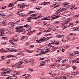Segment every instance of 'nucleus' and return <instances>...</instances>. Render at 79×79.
I'll return each instance as SVG.
<instances>
[{
	"instance_id": "nucleus-16",
	"label": "nucleus",
	"mask_w": 79,
	"mask_h": 79,
	"mask_svg": "<svg viewBox=\"0 0 79 79\" xmlns=\"http://www.w3.org/2000/svg\"><path fill=\"white\" fill-rule=\"evenodd\" d=\"M34 13V12L33 11H30L28 12L27 13V16L30 15H31V13Z\"/></svg>"
},
{
	"instance_id": "nucleus-41",
	"label": "nucleus",
	"mask_w": 79,
	"mask_h": 79,
	"mask_svg": "<svg viewBox=\"0 0 79 79\" xmlns=\"http://www.w3.org/2000/svg\"><path fill=\"white\" fill-rule=\"evenodd\" d=\"M18 40V39H15L13 40V41L14 42H17Z\"/></svg>"
},
{
	"instance_id": "nucleus-31",
	"label": "nucleus",
	"mask_w": 79,
	"mask_h": 79,
	"mask_svg": "<svg viewBox=\"0 0 79 79\" xmlns=\"http://www.w3.org/2000/svg\"><path fill=\"white\" fill-rule=\"evenodd\" d=\"M9 32L10 34H12L13 32V31H12V30H9Z\"/></svg>"
},
{
	"instance_id": "nucleus-21",
	"label": "nucleus",
	"mask_w": 79,
	"mask_h": 79,
	"mask_svg": "<svg viewBox=\"0 0 79 79\" xmlns=\"http://www.w3.org/2000/svg\"><path fill=\"white\" fill-rule=\"evenodd\" d=\"M3 36H4V35H1L0 36V39H5V37H3Z\"/></svg>"
},
{
	"instance_id": "nucleus-6",
	"label": "nucleus",
	"mask_w": 79,
	"mask_h": 79,
	"mask_svg": "<svg viewBox=\"0 0 79 79\" xmlns=\"http://www.w3.org/2000/svg\"><path fill=\"white\" fill-rule=\"evenodd\" d=\"M43 51V50L42 49H36L35 50V52H42V51Z\"/></svg>"
},
{
	"instance_id": "nucleus-28",
	"label": "nucleus",
	"mask_w": 79,
	"mask_h": 79,
	"mask_svg": "<svg viewBox=\"0 0 79 79\" xmlns=\"http://www.w3.org/2000/svg\"><path fill=\"white\" fill-rule=\"evenodd\" d=\"M44 32H50V30H44L43 31Z\"/></svg>"
},
{
	"instance_id": "nucleus-35",
	"label": "nucleus",
	"mask_w": 79,
	"mask_h": 79,
	"mask_svg": "<svg viewBox=\"0 0 79 79\" xmlns=\"http://www.w3.org/2000/svg\"><path fill=\"white\" fill-rule=\"evenodd\" d=\"M6 6H4L2 7H1L0 9L1 10H3V9H5V8H6Z\"/></svg>"
},
{
	"instance_id": "nucleus-39",
	"label": "nucleus",
	"mask_w": 79,
	"mask_h": 79,
	"mask_svg": "<svg viewBox=\"0 0 79 79\" xmlns=\"http://www.w3.org/2000/svg\"><path fill=\"white\" fill-rule=\"evenodd\" d=\"M2 45H5L6 44V42H1Z\"/></svg>"
},
{
	"instance_id": "nucleus-63",
	"label": "nucleus",
	"mask_w": 79,
	"mask_h": 79,
	"mask_svg": "<svg viewBox=\"0 0 79 79\" xmlns=\"http://www.w3.org/2000/svg\"><path fill=\"white\" fill-rule=\"evenodd\" d=\"M28 26V24H26L24 26V27H27Z\"/></svg>"
},
{
	"instance_id": "nucleus-12",
	"label": "nucleus",
	"mask_w": 79,
	"mask_h": 79,
	"mask_svg": "<svg viewBox=\"0 0 79 79\" xmlns=\"http://www.w3.org/2000/svg\"><path fill=\"white\" fill-rule=\"evenodd\" d=\"M31 77V75H26L25 77V79H29Z\"/></svg>"
},
{
	"instance_id": "nucleus-53",
	"label": "nucleus",
	"mask_w": 79,
	"mask_h": 79,
	"mask_svg": "<svg viewBox=\"0 0 79 79\" xmlns=\"http://www.w3.org/2000/svg\"><path fill=\"white\" fill-rule=\"evenodd\" d=\"M72 25H73V23H69V25L67 26H68V27H69V26H72Z\"/></svg>"
},
{
	"instance_id": "nucleus-33",
	"label": "nucleus",
	"mask_w": 79,
	"mask_h": 79,
	"mask_svg": "<svg viewBox=\"0 0 79 79\" xmlns=\"http://www.w3.org/2000/svg\"><path fill=\"white\" fill-rule=\"evenodd\" d=\"M13 56L12 55H9L7 57V58H10V57H13Z\"/></svg>"
},
{
	"instance_id": "nucleus-13",
	"label": "nucleus",
	"mask_w": 79,
	"mask_h": 79,
	"mask_svg": "<svg viewBox=\"0 0 79 79\" xmlns=\"http://www.w3.org/2000/svg\"><path fill=\"white\" fill-rule=\"evenodd\" d=\"M22 11H23V10H21V11H19V12H18L17 14L19 15H22V14H23V13H21Z\"/></svg>"
},
{
	"instance_id": "nucleus-62",
	"label": "nucleus",
	"mask_w": 79,
	"mask_h": 79,
	"mask_svg": "<svg viewBox=\"0 0 79 79\" xmlns=\"http://www.w3.org/2000/svg\"><path fill=\"white\" fill-rule=\"evenodd\" d=\"M2 74H6V71H4V72H2Z\"/></svg>"
},
{
	"instance_id": "nucleus-57",
	"label": "nucleus",
	"mask_w": 79,
	"mask_h": 79,
	"mask_svg": "<svg viewBox=\"0 0 79 79\" xmlns=\"http://www.w3.org/2000/svg\"><path fill=\"white\" fill-rule=\"evenodd\" d=\"M6 33H7V34H10V31H9V30H8V31H6Z\"/></svg>"
},
{
	"instance_id": "nucleus-47",
	"label": "nucleus",
	"mask_w": 79,
	"mask_h": 79,
	"mask_svg": "<svg viewBox=\"0 0 79 79\" xmlns=\"http://www.w3.org/2000/svg\"><path fill=\"white\" fill-rule=\"evenodd\" d=\"M23 17H24V18H27V15H23Z\"/></svg>"
},
{
	"instance_id": "nucleus-44",
	"label": "nucleus",
	"mask_w": 79,
	"mask_h": 79,
	"mask_svg": "<svg viewBox=\"0 0 79 79\" xmlns=\"http://www.w3.org/2000/svg\"><path fill=\"white\" fill-rule=\"evenodd\" d=\"M74 69H76V66H74L72 67Z\"/></svg>"
},
{
	"instance_id": "nucleus-23",
	"label": "nucleus",
	"mask_w": 79,
	"mask_h": 79,
	"mask_svg": "<svg viewBox=\"0 0 79 79\" xmlns=\"http://www.w3.org/2000/svg\"><path fill=\"white\" fill-rule=\"evenodd\" d=\"M0 51L1 52H2V53L3 52H5V49L4 48H2L0 49Z\"/></svg>"
},
{
	"instance_id": "nucleus-4",
	"label": "nucleus",
	"mask_w": 79,
	"mask_h": 79,
	"mask_svg": "<svg viewBox=\"0 0 79 79\" xmlns=\"http://www.w3.org/2000/svg\"><path fill=\"white\" fill-rule=\"evenodd\" d=\"M8 26H10V27H13L15 25H13V23L12 22H10L8 24Z\"/></svg>"
},
{
	"instance_id": "nucleus-24",
	"label": "nucleus",
	"mask_w": 79,
	"mask_h": 79,
	"mask_svg": "<svg viewBox=\"0 0 79 79\" xmlns=\"http://www.w3.org/2000/svg\"><path fill=\"white\" fill-rule=\"evenodd\" d=\"M0 15L1 16H5V15L3 13H2V12H1L0 13Z\"/></svg>"
},
{
	"instance_id": "nucleus-40",
	"label": "nucleus",
	"mask_w": 79,
	"mask_h": 79,
	"mask_svg": "<svg viewBox=\"0 0 79 79\" xmlns=\"http://www.w3.org/2000/svg\"><path fill=\"white\" fill-rule=\"evenodd\" d=\"M52 76L53 77H55V76H58L56 73L52 74Z\"/></svg>"
},
{
	"instance_id": "nucleus-54",
	"label": "nucleus",
	"mask_w": 79,
	"mask_h": 79,
	"mask_svg": "<svg viewBox=\"0 0 79 79\" xmlns=\"http://www.w3.org/2000/svg\"><path fill=\"white\" fill-rule=\"evenodd\" d=\"M10 61H11L10 60H9L7 62V63H6V64H8V63H10Z\"/></svg>"
},
{
	"instance_id": "nucleus-51",
	"label": "nucleus",
	"mask_w": 79,
	"mask_h": 79,
	"mask_svg": "<svg viewBox=\"0 0 79 79\" xmlns=\"http://www.w3.org/2000/svg\"><path fill=\"white\" fill-rule=\"evenodd\" d=\"M43 20H47V17H44L43 18Z\"/></svg>"
},
{
	"instance_id": "nucleus-7",
	"label": "nucleus",
	"mask_w": 79,
	"mask_h": 79,
	"mask_svg": "<svg viewBox=\"0 0 79 79\" xmlns=\"http://www.w3.org/2000/svg\"><path fill=\"white\" fill-rule=\"evenodd\" d=\"M4 33V30L2 29H0V35H3Z\"/></svg>"
},
{
	"instance_id": "nucleus-29",
	"label": "nucleus",
	"mask_w": 79,
	"mask_h": 79,
	"mask_svg": "<svg viewBox=\"0 0 79 79\" xmlns=\"http://www.w3.org/2000/svg\"><path fill=\"white\" fill-rule=\"evenodd\" d=\"M17 55H21V56H24V54H23V53H17Z\"/></svg>"
},
{
	"instance_id": "nucleus-50",
	"label": "nucleus",
	"mask_w": 79,
	"mask_h": 79,
	"mask_svg": "<svg viewBox=\"0 0 79 79\" xmlns=\"http://www.w3.org/2000/svg\"><path fill=\"white\" fill-rule=\"evenodd\" d=\"M22 6H26V4L25 3H22Z\"/></svg>"
},
{
	"instance_id": "nucleus-48",
	"label": "nucleus",
	"mask_w": 79,
	"mask_h": 79,
	"mask_svg": "<svg viewBox=\"0 0 79 79\" xmlns=\"http://www.w3.org/2000/svg\"><path fill=\"white\" fill-rule=\"evenodd\" d=\"M36 42H37L38 43H39V44H40L41 42L40 41V40H36Z\"/></svg>"
},
{
	"instance_id": "nucleus-58",
	"label": "nucleus",
	"mask_w": 79,
	"mask_h": 79,
	"mask_svg": "<svg viewBox=\"0 0 79 79\" xmlns=\"http://www.w3.org/2000/svg\"><path fill=\"white\" fill-rule=\"evenodd\" d=\"M56 73L55 74H56V75L58 76V74H59V73H58V72L57 71L56 72Z\"/></svg>"
},
{
	"instance_id": "nucleus-60",
	"label": "nucleus",
	"mask_w": 79,
	"mask_h": 79,
	"mask_svg": "<svg viewBox=\"0 0 79 79\" xmlns=\"http://www.w3.org/2000/svg\"><path fill=\"white\" fill-rule=\"evenodd\" d=\"M18 35H16L15 36V38H17L18 37Z\"/></svg>"
},
{
	"instance_id": "nucleus-18",
	"label": "nucleus",
	"mask_w": 79,
	"mask_h": 79,
	"mask_svg": "<svg viewBox=\"0 0 79 79\" xmlns=\"http://www.w3.org/2000/svg\"><path fill=\"white\" fill-rule=\"evenodd\" d=\"M24 50H25V51H26V52H28V53L31 52V51H30L29 50H28L27 49L25 48Z\"/></svg>"
},
{
	"instance_id": "nucleus-55",
	"label": "nucleus",
	"mask_w": 79,
	"mask_h": 79,
	"mask_svg": "<svg viewBox=\"0 0 79 79\" xmlns=\"http://www.w3.org/2000/svg\"><path fill=\"white\" fill-rule=\"evenodd\" d=\"M78 16H79V15H75L74 16H73V18H76V17H78Z\"/></svg>"
},
{
	"instance_id": "nucleus-2",
	"label": "nucleus",
	"mask_w": 79,
	"mask_h": 79,
	"mask_svg": "<svg viewBox=\"0 0 79 79\" xmlns=\"http://www.w3.org/2000/svg\"><path fill=\"white\" fill-rule=\"evenodd\" d=\"M50 42H51V43H49V44H47L48 46V48H51V47H53L52 45H51V44L54 45L55 44V43L53 42L51 40L50 41Z\"/></svg>"
},
{
	"instance_id": "nucleus-42",
	"label": "nucleus",
	"mask_w": 79,
	"mask_h": 79,
	"mask_svg": "<svg viewBox=\"0 0 79 79\" xmlns=\"http://www.w3.org/2000/svg\"><path fill=\"white\" fill-rule=\"evenodd\" d=\"M66 8H63V9H61V11H62V10H63V11H64L65 10H66Z\"/></svg>"
},
{
	"instance_id": "nucleus-37",
	"label": "nucleus",
	"mask_w": 79,
	"mask_h": 79,
	"mask_svg": "<svg viewBox=\"0 0 79 79\" xmlns=\"http://www.w3.org/2000/svg\"><path fill=\"white\" fill-rule=\"evenodd\" d=\"M61 79H66V77H61Z\"/></svg>"
},
{
	"instance_id": "nucleus-45",
	"label": "nucleus",
	"mask_w": 79,
	"mask_h": 79,
	"mask_svg": "<svg viewBox=\"0 0 79 79\" xmlns=\"http://www.w3.org/2000/svg\"><path fill=\"white\" fill-rule=\"evenodd\" d=\"M50 2H47L44 3V5H47V4H48V3H50Z\"/></svg>"
},
{
	"instance_id": "nucleus-52",
	"label": "nucleus",
	"mask_w": 79,
	"mask_h": 79,
	"mask_svg": "<svg viewBox=\"0 0 79 79\" xmlns=\"http://www.w3.org/2000/svg\"><path fill=\"white\" fill-rule=\"evenodd\" d=\"M30 47L31 48H32V47H34V45H31L30 46Z\"/></svg>"
},
{
	"instance_id": "nucleus-14",
	"label": "nucleus",
	"mask_w": 79,
	"mask_h": 79,
	"mask_svg": "<svg viewBox=\"0 0 79 79\" xmlns=\"http://www.w3.org/2000/svg\"><path fill=\"white\" fill-rule=\"evenodd\" d=\"M31 19H32L31 17H28L27 18V22H28V21H29V22H31L30 21Z\"/></svg>"
},
{
	"instance_id": "nucleus-36",
	"label": "nucleus",
	"mask_w": 79,
	"mask_h": 79,
	"mask_svg": "<svg viewBox=\"0 0 79 79\" xmlns=\"http://www.w3.org/2000/svg\"><path fill=\"white\" fill-rule=\"evenodd\" d=\"M20 72H15V74H19V73H20Z\"/></svg>"
},
{
	"instance_id": "nucleus-43",
	"label": "nucleus",
	"mask_w": 79,
	"mask_h": 79,
	"mask_svg": "<svg viewBox=\"0 0 79 79\" xmlns=\"http://www.w3.org/2000/svg\"><path fill=\"white\" fill-rule=\"evenodd\" d=\"M74 53L76 54H78L79 52L78 51H74Z\"/></svg>"
},
{
	"instance_id": "nucleus-25",
	"label": "nucleus",
	"mask_w": 79,
	"mask_h": 79,
	"mask_svg": "<svg viewBox=\"0 0 79 79\" xmlns=\"http://www.w3.org/2000/svg\"><path fill=\"white\" fill-rule=\"evenodd\" d=\"M4 71H6V73H9L10 72V70L6 69L4 70Z\"/></svg>"
},
{
	"instance_id": "nucleus-11",
	"label": "nucleus",
	"mask_w": 79,
	"mask_h": 79,
	"mask_svg": "<svg viewBox=\"0 0 79 79\" xmlns=\"http://www.w3.org/2000/svg\"><path fill=\"white\" fill-rule=\"evenodd\" d=\"M40 41L41 42H44L45 41V38L44 37H43V38H41L40 40Z\"/></svg>"
},
{
	"instance_id": "nucleus-49",
	"label": "nucleus",
	"mask_w": 79,
	"mask_h": 79,
	"mask_svg": "<svg viewBox=\"0 0 79 79\" xmlns=\"http://www.w3.org/2000/svg\"><path fill=\"white\" fill-rule=\"evenodd\" d=\"M47 20H50V17L48 16V17H47Z\"/></svg>"
},
{
	"instance_id": "nucleus-8",
	"label": "nucleus",
	"mask_w": 79,
	"mask_h": 79,
	"mask_svg": "<svg viewBox=\"0 0 79 79\" xmlns=\"http://www.w3.org/2000/svg\"><path fill=\"white\" fill-rule=\"evenodd\" d=\"M24 59H22V61H21L18 62V64H19V65H21V64H22L23 63V61H24Z\"/></svg>"
},
{
	"instance_id": "nucleus-3",
	"label": "nucleus",
	"mask_w": 79,
	"mask_h": 79,
	"mask_svg": "<svg viewBox=\"0 0 79 79\" xmlns=\"http://www.w3.org/2000/svg\"><path fill=\"white\" fill-rule=\"evenodd\" d=\"M30 64L31 65H34L35 64V61L33 59H31L30 60Z\"/></svg>"
},
{
	"instance_id": "nucleus-64",
	"label": "nucleus",
	"mask_w": 79,
	"mask_h": 79,
	"mask_svg": "<svg viewBox=\"0 0 79 79\" xmlns=\"http://www.w3.org/2000/svg\"><path fill=\"white\" fill-rule=\"evenodd\" d=\"M76 29L77 30V31H79V27L78 28L76 27Z\"/></svg>"
},
{
	"instance_id": "nucleus-27",
	"label": "nucleus",
	"mask_w": 79,
	"mask_h": 79,
	"mask_svg": "<svg viewBox=\"0 0 79 79\" xmlns=\"http://www.w3.org/2000/svg\"><path fill=\"white\" fill-rule=\"evenodd\" d=\"M10 52V50L8 48H6V50L5 51V52L6 53V52Z\"/></svg>"
},
{
	"instance_id": "nucleus-15",
	"label": "nucleus",
	"mask_w": 79,
	"mask_h": 79,
	"mask_svg": "<svg viewBox=\"0 0 79 79\" xmlns=\"http://www.w3.org/2000/svg\"><path fill=\"white\" fill-rule=\"evenodd\" d=\"M69 22V21L68 20H65L64 21V23L65 24H68Z\"/></svg>"
},
{
	"instance_id": "nucleus-61",
	"label": "nucleus",
	"mask_w": 79,
	"mask_h": 79,
	"mask_svg": "<svg viewBox=\"0 0 79 79\" xmlns=\"http://www.w3.org/2000/svg\"><path fill=\"white\" fill-rule=\"evenodd\" d=\"M61 20H64L65 19V17H62L61 18Z\"/></svg>"
},
{
	"instance_id": "nucleus-56",
	"label": "nucleus",
	"mask_w": 79,
	"mask_h": 79,
	"mask_svg": "<svg viewBox=\"0 0 79 79\" xmlns=\"http://www.w3.org/2000/svg\"><path fill=\"white\" fill-rule=\"evenodd\" d=\"M20 8H22L23 9V8H24V7L22 5L20 7Z\"/></svg>"
},
{
	"instance_id": "nucleus-5",
	"label": "nucleus",
	"mask_w": 79,
	"mask_h": 79,
	"mask_svg": "<svg viewBox=\"0 0 79 79\" xmlns=\"http://www.w3.org/2000/svg\"><path fill=\"white\" fill-rule=\"evenodd\" d=\"M40 66H44L45 64V61H42L40 63Z\"/></svg>"
},
{
	"instance_id": "nucleus-59",
	"label": "nucleus",
	"mask_w": 79,
	"mask_h": 79,
	"mask_svg": "<svg viewBox=\"0 0 79 79\" xmlns=\"http://www.w3.org/2000/svg\"><path fill=\"white\" fill-rule=\"evenodd\" d=\"M58 2H56L53 5V6H55V5H58Z\"/></svg>"
},
{
	"instance_id": "nucleus-17",
	"label": "nucleus",
	"mask_w": 79,
	"mask_h": 79,
	"mask_svg": "<svg viewBox=\"0 0 79 79\" xmlns=\"http://www.w3.org/2000/svg\"><path fill=\"white\" fill-rule=\"evenodd\" d=\"M17 50L12 49L10 50V52H17Z\"/></svg>"
},
{
	"instance_id": "nucleus-46",
	"label": "nucleus",
	"mask_w": 79,
	"mask_h": 79,
	"mask_svg": "<svg viewBox=\"0 0 79 79\" xmlns=\"http://www.w3.org/2000/svg\"><path fill=\"white\" fill-rule=\"evenodd\" d=\"M67 77H69V78H72V76H70L69 75H67Z\"/></svg>"
},
{
	"instance_id": "nucleus-20",
	"label": "nucleus",
	"mask_w": 79,
	"mask_h": 79,
	"mask_svg": "<svg viewBox=\"0 0 79 79\" xmlns=\"http://www.w3.org/2000/svg\"><path fill=\"white\" fill-rule=\"evenodd\" d=\"M37 16L36 14H33L31 15L30 16H32V18H34V17H35Z\"/></svg>"
},
{
	"instance_id": "nucleus-32",
	"label": "nucleus",
	"mask_w": 79,
	"mask_h": 79,
	"mask_svg": "<svg viewBox=\"0 0 79 79\" xmlns=\"http://www.w3.org/2000/svg\"><path fill=\"white\" fill-rule=\"evenodd\" d=\"M55 44L56 45L59 44V41H57L56 42H55Z\"/></svg>"
},
{
	"instance_id": "nucleus-9",
	"label": "nucleus",
	"mask_w": 79,
	"mask_h": 79,
	"mask_svg": "<svg viewBox=\"0 0 79 79\" xmlns=\"http://www.w3.org/2000/svg\"><path fill=\"white\" fill-rule=\"evenodd\" d=\"M51 17H52V19H56V18H59V17H60V15H58L57 16H56L55 17L51 16Z\"/></svg>"
},
{
	"instance_id": "nucleus-1",
	"label": "nucleus",
	"mask_w": 79,
	"mask_h": 79,
	"mask_svg": "<svg viewBox=\"0 0 79 79\" xmlns=\"http://www.w3.org/2000/svg\"><path fill=\"white\" fill-rule=\"evenodd\" d=\"M23 26L18 27L16 28V32H22L23 34L26 33V31H23Z\"/></svg>"
},
{
	"instance_id": "nucleus-30",
	"label": "nucleus",
	"mask_w": 79,
	"mask_h": 79,
	"mask_svg": "<svg viewBox=\"0 0 79 79\" xmlns=\"http://www.w3.org/2000/svg\"><path fill=\"white\" fill-rule=\"evenodd\" d=\"M68 61V60L64 59L62 61V63H64V62H66V61Z\"/></svg>"
},
{
	"instance_id": "nucleus-26",
	"label": "nucleus",
	"mask_w": 79,
	"mask_h": 79,
	"mask_svg": "<svg viewBox=\"0 0 79 79\" xmlns=\"http://www.w3.org/2000/svg\"><path fill=\"white\" fill-rule=\"evenodd\" d=\"M69 2H64L63 3V4L64 5V6L67 5H69Z\"/></svg>"
},
{
	"instance_id": "nucleus-34",
	"label": "nucleus",
	"mask_w": 79,
	"mask_h": 79,
	"mask_svg": "<svg viewBox=\"0 0 79 79\" xmlns=\"http://www.w3.org/2000/svg\"><path fill=\"white\" fill-rule=\"evenodd\" d=\"M54 23H55V24H58V23H60V21H54Z\"/></svg>"
},
{
	"instance_id": "nucleus-22",
	"label": "nucleus",
	"mask_w": 79,
	"mask_h": 79,
	"mask_svg": "<svg viewBox=\"0 0 79 79\" xmlns=\"http://www.w3.org/2000/svg\"><path fill=\"white\" fill-rule=\"evenodd\" d=\"M62 42H66V39H64V38H63L61 40Z\"/></svg>"
},
{
	"instance_id": "nucleus-19",
	"label": "nucleus",
	"mask_w": 79,
	"mask_h": 79,
	"mask_svg": "<svg viewBox=\"0 0 79 79\" xmlns=\"http://www.w3.org/2000/svg\"><path fill=\"white\" fill-rule=\"evenodd\" d=\"M63 35H57L56 37L58 38H60V37H63Z\"/></svg>"
},
{
	"instance_id": "nucleus-38",
	"label": "nucleus",
	"mask_w": 79,
	"mask_h": 79,
	"mask_svg": "<svg viewBox=\"0 0 79 79\" xmlns=\"http://www.w3.org/2000/svg\"><path fill=\"white\" fill-rule=\"evenodd\" d=\"M75 7V6L74 5H72V8H70V9H71V10H73V8H74V7Z\"/></svg>"
},
{
	"instance_id": "nucleus-10",
	"label": "nucleus",
	"mask_w": 79,
	"mask_h": 79,
	"mask_svg": "<svg viewBox=\"0 0 79 79\" xmlns=\"http://www.w3.org/2000/svg\"><path fill=\"white\" fill-rule=\"evenodd\" d=\"M14 3H10L8 6V7H11V6H14Z\"/></svg>"
}]
</instances>
